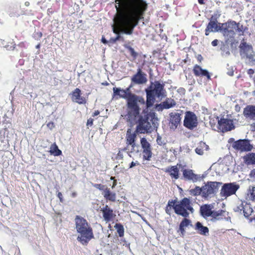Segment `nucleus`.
Listing matches in <instances>:
<instances>
[{
    "mask_svg": "<svg viewBox=\"0 0 255 255\" xmlns=\"http://www.w3.org/2000/svg\"><path fill=\"white\" fill-rule=\"evenodd\" d=\"M220 23V22H218L216 19L214 20L211 19L205 29V35L206 36L209 35L211 32L220 31V29H221Z\"/></svg>",
    "mask_w": 255,
    "mask_h": 255,
    "instance_id": "nucleus-21",
    "label": "nucleus"
},
{
    "mask_svg": "<svg viewBox=\"0 0 255 255\" xmlns=\"http://www.w3.org/2000/svg\"><path fill=\"white\" fill-rule=\"evenodd\" d=\"M77 196V193L76 192H73L72 194H71V196L72 197H75L76 196Z\"/></svg>",
    "mask_w": 255,
    "mask_h": 255,
    "instance_id": "nucleus-56",
    "label": "nucleus"
},
{
    "mask_svg": "<svg viewBox=\"0 0 255 255\" xmlns=\"http://www.w3.org/2000/svg\"><path fill=\"white\" fill-rule=\"evenodd\" d=\"M204 0H198V1L199 4H204Z\"/></svg>",
    "mask_w": 255,
    "mask_h": 255,
    "instance_id": "nucleus-55",
    "label": "nucleus"
},
{
    "mask_svg": "<svg viewBox=\"0 0 255 255\" xmlns=\"http://www.w3.org/2000/svg\"><path fill=\"white\" fill-rule=\"evenodd\" d=\"M117 13L114 21L117 26L113 28L114 33L119 35L120 32L131 35L139 21L143 18L147 8L144 0H116Z\"/></svg>",
    "mask_w": 255,
    "mask_h": 255,
    "instance_id": "nucleus-1",
    "label": "nucleus"
},
{
    "mask_svg": "<svg viewBox=\"0 0 255 255\" xmlns=\"http://www.w3.org/2000/svg\"><path fill=\"white\" fill-rule=\"evenodd\" d=\"M124 47L128 50L133 60H135L138 56V53L134 50L133 48L128 44L124 45Z\"/></svg>",
    "mask_w": 255,
    "mask_h": 255,
    "instance_id": "nucleus-35",
    "label": "nucleus"
},
{
    "mask_svg": "<svg viewBox=\"0 0 255 255\" xmlns=\"http://www.w3.org/2000/svg\"><path fill=\"white\" fill-rule=\"evenodd\" d=\"M236 30L238 32L242 33L240 34V35L244 34L245 31L244 27L243 25H240V23H237V27Z\"/></svg>",
    "mask_w": 255,
    "mask_h": 255,
    "instance_id": "nucleus-39",
    "label": "nucleus"
},
{
    "mask_svg": "<svg viewBox=\"0 0 255 255\" xmlns=\"http://www.w3.org/2000/svg\"><path fill=\"white\" fill-rule=\"evenodd\" d=\"M102 42L104 43V44H106V43H108V42H109V41H108L104 37H102Z\"/></svg>",
    "mask_w": 255,
    "mask_h": 255,
    "instance_id": "nucleus-51",
    "label": "nucleus"
},
{
    "mask_svg": "<svg viewBox=\"0 0 255 255\" xmlns=\"http://www.w3.org/2000/svg\"><path fill=\"white\" fill-rule=\"evenodd\" d=\"M94 120L92 118H89L87 120V126H92L93 125Z\"/></svg>",
    "mask_w": 255,
    "mask_h": 255,
    "instance_id": "nucleus-44",
    "label": "nucleus"
},
{
    "mask_svg": "<svg viewBox=\"0 0 255 255\" xmlns=\"http://www.w3.org/2000/svg\"><path fill=\"white\" fill-rule=\"evenodd\" d=\"M182 172L183 177L185 180L196 182L202 179V177L200 175L195 174L192 169H183Z\"/></svg>",
    "mask_w": 255,
    "mask_h": 255,
    "instance_id": "nucleus-16",
    "label": "nucleus"
},
{
    "mask_svg": "<svg viewBox=\"0 0 255 255\" xmlns=\"http://www.w3.org/2000/svg\"><path fill=\"white\" fill-rule=\"evenodd\" d=\"M217 119L218 120V128L219 131L226 132L235 128V126L232 120L224 118H221L220 119H219V118L218 117H217Z\"/></svg>",
    "mask_w": 255,
    "mask_h": 255,
    "instance_id": "nucleus-13",
    "label": "nucleus"
},
{
    "mask_svg": "<svg viewBox=\"0 0 255 255\" xmlns=\"http://www.w3.org/2000/svg\"><path fill=\"white\" fill-rule=\"evenodd\" d=\"M198 125V120L196 114L191 111L185 112L183 126L188 129L193 130Z\"/></svg>",
    "mask_w": 255,
    "mask_h": 255,
    "instance_id": "nucleus-9",
    "label": "nucleus"
},
{
    "mask_svg": "<svg viewBox=\"0 0 255 255\" xmlns=\"http://www.w3.org/2000/svg\"><path fill=\"white\" fill-rule=\"evenodd\" d=\"M190 194L193 196H198L201 195L202 196V186L200 187L199 186H196L195 188L192 189L190 190Z\"/></svg>",
    "mask_w": 255,
    "mask_h": 255,
    "instance_id": "nucleus-37",
    "label": "nucleus"
},
{
    "mask_svg": "<svg viewBox=\"0 0 255 255\" xmlns=\"http://www.w3.org/2000/svg\"><path fill=\"white\" fill-rule=\"evenodd\" d=\"M234 149L241 152H248L251 151L253 148V145L251 144L249 139H239L234 141L232 144Z\"/></svg>",
    "mask_w": 255,
    "mask_h": 255,
    "instance_id": "nucleus-12",
    "label": "nucleus"
},
{
    "mask_svg": "<svg viewBox=\"0 0 255 255\" xmlns=\"http://www.w3.org/2000/svg\"><path fill=\"white\" fill-rule=\"evenodd\" d=\"M239 185L235 182L225 183L221 190L220 194L222 197H227L234 195L239 189Z\"/></svg>",
    "mask_w": 255,
    "mask_h": 255,
    "instance_id": "nucleus-14",
    "label": "nucleus"
},
{
    "mask_svg": "<svg viewBox=\"0 0 255 255\" xmlns=\"http://www.w3.org/2000/svg\"><path fill=\"white\" fill-rule=\"evenodd\" d=\"M204 148H206V149H207L208 146L205 142H201L200 145L195 149L196 153L199 155H203L204 153Z\"/></svg>",
    "mask_w": 255,
    "mask_h": 255,
    "instance_id": "nucleus-36",
    "label": "nucleus"
},
{
    "mask_svg": "<svg viewBox=\"0 0 255 255\" xmlns=\"http://www.w3.org/2000/svg\"><path fill=\"white\" fill-rule=\"evenodd\" d=\"M246 199L255 202V185L249 187L247 191Z\"/></svg>",
    "mask_w": 255,
    "mask_h": 255,
    "instance_id": "nucleus-32",
    "label": "nucleus"
},
{
    "mask_svg": "<svg viewBox=\"0 0 255 255\" xmlns=\"http://www.w3.org/2000/svg\"><path fill=\"white\" fill-rule=\"evenodd\" d=\"M225 211L223 210H219L217 211H213L211 217L215 220L222 219L224 217H225Z\"/></svg>",
    "mask_w": 255,
    "mask_h": 255,
    "instance_id": "nucleus-33",
    "label": "nucleus"
},
{
    "mask_svg": "<svg viewBox=\"0 0 255 255\" xmlns=\"http://www.w3.org/2000/svg\"><path fill=\"white\" fill-rule=\"evenodd\" d=\"M193 73L195 77H205L207 80L211 79V74L206 69H204L202 67L196 64L193 66Z\"/></svg>",
    "mask_w": 255,
    "mask_h": 255,
    "instance_id": "nucleus-18",
    "label": "nucleus"
},
{
    "mask_svg": "<svg viewBox=\"0 0 255 255\" xmlns=\"http://www.w3.org/2000/svg\"><path fill=\"white\" fill-rule=\"evenodd\" d=\"M181 116V114L178 113H171L169 114V126L171 129L175 130L180 125Z\"/></svg>",
    "mask_w": 255,
    "mask_h": 255,
    "instance_id": "nucleus-19",
    "label": "nucleus"
},
{
    "mask_svg": "<svg viewBox=\"0 0 255 255\" xmlns=\"http://www.w3.org/2000/svg\"><path fill=\"white\" fill-rule=\"evenodd\" d=\"M132 82L137 84H143L145 83L147 80L146 75L143 73L140 68L137 69V71L131 78Z\"/></svg>",
    "mask_w": 255,
    "mask_h": 255,
    "instance_id": "nucleus-20",
    "label": "nucleus"
},
{
    "mask_svg": "<svg viewBox=\"0 0 255 255\" xmlns=\"http://www.w3.org/2000/svg\"><path fill=\"white\" fill-rule=\"evenodd\" d=\"M100 114V111L99 110H96L94 112V113L93 114L92 116L95 117L96 116H98Z\"/></svg>",
    "mask_w": 255,
    "mask_h": 255,
    "instance_id": "nucleus-49",
    "label": "nucleus"
},
{
    "mask_svg": "<svg viewBox=\"0 0 255 255\" xmlns=\"http://www.w3.org/2000/svg\"><path fill=\"white\" fill-rule=\"evenodd\" d=\"M218 42H219V41L217 39H215L213 41H212L211 44H212V46H216L218 45Z\"/></svg>",
    "mask_w": 255,
    "mask_h": 255,
    "instance_id": "nucleus-47",
    "label": "nucleus"
},
{
    "mask_svg": "<svg viewBox=\"0 0 255 255\" xmlns=\"http://www.w3.org/2000/svg\"><path fill=\"white\" fill-rule=\"evenodd\" d=\"M82 22V20H79V22H80V23H81Z\"/></svg>",
    "mask_w": 255,
    "mask_h": 255,
    "instance_id": "nucleus-63",
    "label": "nucleus"
},
{
    "mask_svg": "<svg viewBox=\"0 0 255 255\" xmlns=\"http://www.w3.org/2000/svg\"><path fill=\"white\" fill-rule=\"evenodd\" d=\"M122 39L123 40V38L121 37L120 35H118L115 38H111L109 41V43H111L112 44L115 43L117 41Z\"/></svg>",
    "mask_w": 255,
    "mask_h": 255,
    "instance_id": "nucleus-40",
    "label": "nucleus"
},
{
    "mask_svg": "<svg viewBox=\"0 0 255 255\" xmlns=\"http://www.w3.org/2000/svg\"><path fill=\"white\" fill-rule=\"evenodd\" d=\"M254 70L252 69H249L247 72L248 74L250 76H252L253 74H254Z\"/></svg>",
    "mask_w": 255,
    "mask_h": 255,
    "instance_id": "nucleus-48",
    "label": "nucleus"
},
{
    "mask_svg": "<svg viewBox=\"0 0 255 255\" xmlns=\"http://www.w3.org/2000/svg\"><path fill=\"white\" fill-rule=\"evenodd\" d=\"M140 144L142 148L141 154L142 164H145V161H150L152 157V147L146 138L142 137L140 139Z\"/></svg>",
    "mask_w": 255,
    "mask_h": 255,
    "instance_id": "nucleus-10",
    "label": "nucleus"
},
{
    "mask_svg": "<svg viewBox=\"0 0 255 255\" xmlns=\"http://www.w3.org/2000/svg\"><path fill=\"white\" fill-rule=\"evenodd\" d=\"M250 218L251 220L255 219V218L254 217H251Z\"/></svg>",
    "mask_w": 255,
    "mask_h": 255,
    "instance_id": "nucleus-62",
    "label": "nucleus"
},
{
    "mask_svg": "<svg viewBox=\"0 0 255 255\" xmlns=\"http://www.w3.org/2000/svg\"><path fill=\"white\" fill-rule=\"evenodd\" d=\"M164 86V84L159 81L150 82V85L145 90L146 98L145 103L147 108L153 105L156 98L162 99L166 97V92Z\"/></svg>",
    "mask_w": 255,
    "mask_h": 255,
    "instance_id": "nucleus-5",
    "label": "nucleus"
},
{
    "mask_svg": "<svg viewBox=\"0 0 255 255\" xmlns=\"http://www.w3.org/2000/svg\"><path fill=\"white\" fill-rule=\"evenodd\" d=\"M117 185V180H114V181H113V185H112V188H114Z\"/></svg>",
    "mask_w": 255,
    "mask_h": 255,
    "instance_id": "nucleus-53",
    "label": "nucleus"
},
{
    "mask_svg": "<svg viewBox=\"0 0 255 255\" xmlns=\"http://www.w3.org/2000/svg\"><path fill=\"white\" fill-rule=\"evenodd\" d=\"M57 197H58V198L59 199L60 202H63V196H62V194L61 192H59L58 193H57Z\"/></svg>",
    "mask_w": 255,
    "mask_h": 255,
    "instance_id": "nucleus-46",
    "label": "nucleus"
},
{
    "mask_svg": "<svg viewBox=\"0 0 255 255\" xmlns=\"http://www.w3.org/2000/svg\"><path fill=\"white\" fill-rule=\"evenodd\" d=\"M110 179H111V180H114H114H116L115 179V177H113V176L111 177Z\"/></svg>",
    "mask_w": 255,
    "mask_h": 255,
    "instance_id": "nucleus-60",
    "label": "nucleus"
},
{
    "mask_svg": "<svg viewBox=\"0 0 255 255\" xmlns=\"http://www.w3.org/2000/svg\"><path fill=\"white\" fill-rule=\"evenodd\" d=\"M101 211L105 221L107 222L112 221L116 217L113 209H111L107 205L105 206Z\"/></svg>",
    "mask_w": 255,
    "mask_h": 255,
    "instance_id": "nucleus-23",
    "label": "nucleus"
},
{
    "mask_svg": "<svg viewBox=\"0 0 255 255\" xmlns=\"http://www.w3.org/2000/svg\"><path fill=\"white\" fill-rule=\"evenodd\" d=\"M37 35H38V37L41 38L42 36V33L41 32H37Z\"/></svg>",
    "mask_w": 255,
    "mask_h": 255,
    "instance_id": "nucleus-54",
    "label": "nucleus"
},
{
    "mask_svg": "<svg viewBox=\"0 0 255 255\" xmlns=\"http://www.w3.org/2000/svg\"><path fill=\"white\" fill-rule=\"evenodd\" d=\"M213 206L212 204H205L201 206L200 213L204 218L210 217L212 214Z\"/></svg>",
    "mask_w": 255,
    "mask_h": 255,
    "instance_id": "nucleus-25",
    "label": "nucleus"
},
{
    "mask_svg": "<svg viewBox=\"0 0 255 255\" xmlns=\"http://www.w3.org/2000/svg\"><path fill=\"white\" fill-rule=\"evenodd\" d=\"M240 54L241 56L246 57L251 62L255 61V56L251 44H248L243 38L239 45Z\"/></svg>",
    "mask_w": 255,
    "mask_h": 255,
    "instance_id": "nucleus-8",
    "label": "nucleus"
},
{
    "mask_svg": "<svg viewBox=\"0 0 255 255\" xmlns=\"http://www.w3.org/2000/svg\"><path fill=\"white\" fill-rule=\"evenodd\" d=\"M139 133L136 131V129L134 132H132L130 128L128 129L126 135V141L127 146L130 145L132 149L134 150L136 146L135 141L137 137V133Z\"/></svg>",
    "mask_w": 255,
    "mask_h": 255,
    "instance_id": "nucleus-15",
    "label": "nucleus"
},
{
    "mask_svg": "<svg viewBox=\"0 0 255 255\" xmlns=\"http://www.w3.org/2000/svg\"><path fill=\"white\" fill-rule=\"evenodd\" d=\"M81 91L79 88H76L71 93V99L73 102L79 104H85L87 102L86 98L81 96Z\"/></svg>",
    "mask_w": 255,
    "mask_h": 255,
    "instance_id": "nucleus-22",
    "label": "nucleus"
},
{
    "mask_svg": "<svg viewBox=\"0 0 255 255\" xmlns=\"http://www.w3.org/2000/svg\"><path fill=\"white\" fill-rule=\"evenodd\" d=\"M49 152L51 154L54 156H59L62 154V151L58 148L55 143L51 145Z\"/></svg>",
    "mask_w": 255,
    "mask_h": 255,
    "instance_id": "nucleus-34",
    "label": "nucleus"
},
{
    "mask_svg": "<svg viewBox=\"0 0 255 255\" xmlns=\"http://www.w3.org/2000/svg\"><path fill=\"white\" fill-rule=\"evenodd\" d=\"M25 5H26V6H28V5H29V2H28V1H26V2H25Z\"/></svg>",
    "mask_w": 255,
    "mask_h": 255,
    "instance_id": "nucleus-59",
    "label": "nucleus"
},
{
    "mask_svg": "<svg viewBox=\"0 0 255 255\" xmlns=\"http://www.w3.org/2000/svg\"><path fill=\"white\" fill-rule=\"evenodd\" d=\"M252 174L255 178V169L252 171Z\"/></svg>",
    "mask_w": 255,
    "mask_h": 255,
    "instance_id": "nucleus-57",
    "label": "nucleus"
},
{
    "mask_svg": "<svg viewBox=\"0 0 255 255\" xmlns=\"http://www.w3.org/2000/svg\"><path fill=\"white\" fill-rule=\"evenodd\" d=\"M138 125L136 126V131L139 133H151L157 128L158 119L154 114L146 113L143 116H138Z\"/></svg>",
    "mask_w": 255,
    "mask_h": 255,
    "instance_id": "nucleus-6",
    "label": "nucleus"
},
{
    "mask_svg": "<svg viewBox=\"0 0 255 255\" xmlns=\"http://www.w3.org/2000/svg\"><path fill=\"white\" fill-rule=\"evenodd\" d=\"M244 115L247 118L255 119V106H248L244 110Z\"/></svg>",
    "mask_w": 255,
    "mask_h": 255,
    "instance_id": "nucleus-28",
    "label": "nucleus"
},
{
    "mask_svg": "<svg viewBox=\"0 0 255 255\" xmlns=\"http://www.w3.org/2000/svg\"><path fill=\"white\" fill-rule=\"evenodd\" d=\"M139 163L137 161H136V162L132 161L130 165H129V168H132L133 167L135 166L136 165H139Z\"/></svg>",
    "mask_w": 255,
    "mask_h": 255,
    "instance_id": "nucleus-45",
    "label": "nucleus"
},
{
    "mask_svg": "<svg viewBox=\"0 0 255 255\" xmlns=\"http://www.w3.org/2000/svg\"><path fill=\"white\" fill-rule=\"evenodd\" d=\"M191 222L189 219L184 217L179 225V229L177 230V232H180L182 235H184L185 233V228L188 227L189 225L191 226Z\"/></svg>",
    "mask_w": 255,
    "mask_h": 255,
    "instance_id": "nucleus-29",
    "label": "nucleus"
},
{
    "mask_svg": "<svg viewBox=\"0 0 255 255\" xmlns=\"http://www.w3.org/2000/svg\"><path fill=\"white\" fill-rule=\"evenodd\" d=\"M244 162L248 165H255V153H249L243 157Z\"/></svg>",
    "mask_w": 255,
    "mask_h": 255,
    "instance_id": "nucleus-30",
    "label": "nucleus"
},
{
    "mask_svg": "<svg viewBox=\"0 0 255 255\" xmlns=\"http://www.w3.org/2000/svg\"><path fill=\"white\" fill-rule=\"evenodd\" d=\"M76 229L80 236L77 237V240L83 245L87 246L94 235L92 227L87 221L83 217L77 215L75 219Z\"/></svg>",
    "mask_w": 255,
    "mask_h": 255,
    "instance_id": "nucleus-4",
    "label": "nucleus"
},
{
    "mask_svg": "<svg viewBox=\"0 0 255 255\" xmlns=\"http://www.w3.org/2000/svg\"><path fill=\"white\" fill-rule=\"evenodd\" d=\"M197 60L200 62H201V61L203 60V57L201 55L199 54V55H198V56H197Z\"/></svg>",
    "mask_w": 255,
    "mask_h": 255,
    "instance_id": "nucleus-50",
    "label": "nucleus"
},
{
    "mask_svg": "<svg viewBox=\"0 0 255 255\" xmlns=\"http://www.w3.org/2000/svg\"><path fill=\"white\" fill-rule=\"evenodd\" d=\"M47 127H54V124H53V123H52V122H49V123L47 124Z\"/></svg>",
    "mask_w": 255,
    "mask_h": 255,
    "instance_id": "nucleus-52",
    "label": "nucleus"
},
{
    "mask_svg": "<svg viewBox=\"0 0 255 255\" xmlns=\"http://www.w3.org/2000/svg\"><path fill=\"white\" fill-rule=\"evenodd\" d=\"M220 31L222 33L225 37L233 36L235 34V30L236 29L237 22L233 20H228L226 22L221 23Z\"/></svg>",
    "mask_w": 255,
    "mask_h": 255,
    "instance_id": "nucleus-11",
    "label": "nucleus"
},
{
    "mask_svg": "<svg viewBox=\"0 0 255 255\" xmlns=\"http://www.w3.org/2000/svg\"><path fill=\"white\" fill-rule=\"evenodd\" d=\"M236 212L240 213L243 211L244 216L249 218L252 215L254 212L253 208L251 207V205L247 203L241 202L238 206H237L235 209Z\"/></svg>",
    "mask_w": 255,
    "mask_h": 255,
    "instance_id": "nucleus-17",
    "label": "nucleus"
},
{
    "mask_svg": "<svg viewBox=\"0 0 255 255\" xmlns=\"http://www.w3.org/2000/svg\"><path fill=\"white\" fill-rule=\"evenodd\" d=\"M195 229L202 235L206 236L209 233V229L207 227L203 226L199 222L196 223Z\"/></svg>",
    "mask_w": 255,
    "mask_h": 255,
    "instance_id": "nucleus-31",
    "label": "nucleus"
},
{
    "mask_svg": "<svg viewBox=\"0 0 255 255\" xmlns=\"http://www.w3.org/2000/svg\"><path fill=\"white\" fill-rule=\"evenodd\" d=\"M103 195L107 201L113 202L116 201V194L111 192L110 188L106 187L104 190Z\"/></svg>",
    "mask_w": 255,
    "mask_h": 255,
    "instance_id": "nucleus-27",
    "label": "nucleus"
},
{
    "mask_svg": "<svg viewBox=\"0 0 255 255\" xmlns=\"http://www.w3.org/2000/svg\"><path fill=\"white\" fill-rule=\"evenodd\" d=\"M131 87L132 86L130 85L125 90L117 87H114L113 89V97L118 96L119 98L126 100V114L124 116V118L127 122L130 124L136 121V119L140 114L141 109L139 107V104H145V100L143 98L130 92Z\"/></svg>",
    "mask_w": 255,
    "mask_h": 255,
    "instance_id": "nucleus-2",
    "label": "nucleus"
},
{
    "mask_svg": "<svg viewBox=\"0 0 255 255\" xmlns=\"http://www.w3.org/2000/svg\"><path fill=\"white\" fill-rule=\"evenodd\" d=\"M173 209L175 213L183 217L187 218L189 215L190 211L191 213L194 212V209L192 207V203L189 198L185 197L178 201L175 200H169L165 207V212L170 215L172 209Z\"/></svg>",
    "mask_w": 255,
    "mask_h": 255,
    "instance_id": "nucleus-3",
    "label": "nucleus"
},
{
    "mask_svg": "<svg viewBox=\"0 0 255 255\" xmlns=\"http://www.w3.org/2000/svg\"><path fill=\"white\" fill-rule=\"evenodd\" d=\"M126 150H127V148L126 147H125V148H123V149H122V150H123V151H125Z\"/></svg>",
    "mask_w": 255,
    "mask_h": 255,
    "instance_id": "nucleus-61",
    "label": "nucleus"
},
{
    "mask_svg": "<svg viewBox=\"0 0 255 255\" xmlns=\"http://www.w3.org/2000/svg\"><path fill=\"white\" fill-rule=\"evenodd\" d=\"M115 228L119 234L120 237H123L124 235V228L123 226L120 223H117L115 225Z\"/></svg>",
    "mask_w": 255,
    "mask_h": 255,
    "instance_id": "nucleus-38",
    "label": "nucleus"
},
{
    "mask_svg": "<svg viewBox=\"0 0 255 255\" xmlns=\"http://www.w3.org/2000/svg\"><path fill=\"white\" fill-rule=\"evenodd\" d=\"M176 105L175 101L171 98H166L165 100L160 103L159 106L161 109H169L174 107Z\"/></svg>",
    "mask_w": 255,
    "mask_h": 255,
    "instance_id": "nucleus-26",
    "label": "nucleus"
},
{
    "mask_svg": "<svg viewBox=\"0 0 255 255\" xmlns=\"http://www.w3.org/2000/svg\"><path fill=\"white\" fill-rule=\"evenodd\" d=\"M93 186L96 188L97 189H98L100 190H103L104 191V190L106 188L105 185H102L101 184H93Z\"/></svg>",
    "mask_w": 255,
    "mask_h": 255,
    "instance_id": "nucleus-41",
    "label": "nucleus"
},
{
    "mask_svg": "<svg viewBox=\"0 0 255 255\" xmlns=\"http://www.w3.org/2000/svg\"><path fill=\"white\" fill-rule=\"evenodd\" d=\"M120 94H123V93L120 92Z\"/></svg>",
    "mask_w": 255,
    "mask_h": 255,
    "instance_id": "nucleus-64",
    "label": "nucleus"
},
{
    "mask_svg": "<svg viewBox=\"0 0 255 255\" xmlns=\"http://www.w3.org/2000/svg\"><path fill=\"white\" fill-rule=\"evenodd\" d=\"M222 184V182L216 181H208L202 186V197L207 198L213 197L218 191L219 187Z\"/></svg>",
    "mask_w": 255,
    "mask_h": 255,
    "instance_id": "nucleus-7",
    "label": "nucleus"
},
{
    "mask_svg": "<svg viewBox=\"0 0 255 255\" xmlns=\"http://www.w3.org/2000/svg\"><path fill=\"white\" fill-rule=\"evenodd\" d=\"M180 167L181 166V164H177L176 165L170 166L166 168L164 170V172L167 173L171 178L175 180L178 179L179 178V169L178 166Z\"/></svg>",
    "mask_w": 255,
    "mask_h": 255,
    "instance_id": "nucleus-24",
    "label": "nucleus"
},
{
    "mask_svg": "<svg viewBox=\"0 0 255 255\" xmlns=\"http://www.w3.org/2000/svg\"><path fill=\"white\" fill-rule=\"evenodd\" d=\"M156 142L157 144L159 145H163L165 144V142L162 139V137L159 135H158L157 137Z\"/></svg>",
    "mask_w": 255,
    "mask_h": 255,
    "instance_id": "nucleus-42",
    "label": "nucleus"
},
{
    "mask_svg": "<svg viewBox=\"0 0 255 255\" xmlns=\"http://www.w3.org/2000/svg\"><path fill=\"white\" fill-rule=\"evenodd\" d=\"M123 158H124L123 153L121 150H120L117 155L116 158L117 159H123Z\"/></svg>",
    "mask_w": 255,
    "mask_h": 255,
    "instance_id": "nucleus-43",
    "label": "nucleus"
},
{
    "mask_svg": "<svg viewBox=\"0 0 255 255\" xmlns=\"http://www.w3.org/2000/svg\"><path fill=\"white\" fill-rule=\"evenodd\" d=\"M40 47V44H37L36 46V49H39Z\"/></svg>",
    "mask_w": 255,
    "mask_h": 255,
    "instance_id": "nucleus-58",
    "label": "nucleus"
}]
</instances>
